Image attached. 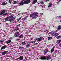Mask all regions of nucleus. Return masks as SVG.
Listing matches in <instances>:
<instances>
[{
  "label": "nucleus",
  "instance_id": "obj_21",
  "mask_svg": "<svg viewBox=\"0 0 61 61\" xmlns=\"http://www.w3.org/2000/svg\"><path fill=\"white\" fill-rule=\"evenodd\" d=\"M36 2H37V0H34L33 1V4H36Z\"/></svg>",
  "mask_w": 61,
  "mask_h": 61
},
{
  "label": "nucleus",
  "instance_id": "obj_48",
  "mask_svg": "<svg viewBox=\"0 0 61 61\" xmlns=\"http://www.w3.org/2000/svg\"><path fill=\"white\" fill-rule=\"evenodd\" d=\"M11 39H12V38H10V40H11Z\"/></svg>",
  "mask_w": 61,
  "mask_h": 61
},
{
  "label": "nucleus",
  "instance_id": "obj_2",
  "mask_svg": "<svg viewBox=\"0 0 61 61\" xmlns=\"http://www.w3.org/2000/svg\"><path fill=\"white\" fill-rule=\"evenodd\" d=\"M24 1L22 0L19 3V5L20 6V5H23L24 4H28L29 3H30L31 2V1L30 0H25L24 2Z\"/></svg>",
  "mask_w": 61,
  "mask_h": 61
},
{
  "label": "nucleus",
  "instance_id": "obj_36",
  "mask_svg": "<svg viewBox=\"0 0 61 61\" xmlns=\"http://www.w3.org/2000/svg\"><path fill=\"white\" fill-rule=\"evenodd\" d=\"M38 39V38H37V37H36L35 39V40H37V39Z\"/></svg>",
  "mask_w": 61,
  "mask_h": 61
},
{
  "label": "nucleus",
  "instance_id": "obj_29",
  "mask_svg": "<svg viewBox=\"0 0 61 61\" xmlns=\"http://www.w3.org/2000/svg\"><path fill=\"white\" fill-rule=\"evenodd\" d=\"M51 35L52 36H55V34L53 32V33H52Z\"/></svg>",
  "mask_w": 61,
  "mask_h": 61
},
{
  "label": "nucleus",
  "instance_id": "obj_62",
  "mask_svg": "<svg viewBox=\"0 0 61 61\" xmlns=\"http://www.w3.org/2000/svg\"><path fill=\"white\" fill-rule=\"evenodd\" d=\"M25 61V60H23V61Z\"/></svg>",
  "mask_w": 61,
  "mask_h": 61
},
{
  "label": "nucleus",
  "instance_id": "obj_6",
  "mask_svg": "<svg viewBox=\"0 0 61 61\" xmlns=\"http://www.w3.org/2000/svg\"><path fill=\"white\" fill-rule=\"evenodd\" d=\"M19 35H20V33L18 32H18H16V33L15 34V37H18L19 36Z\"/></svg>",
  "mask_w": 61,
  "mask_h": 61
},
{
  "label": "nucleus",
  "instance_id": "obj_32",
  "mask_svg": "<svg viewBox=\"0 0 61 61\" xmlns=\"http://www.w3.org/2000/svg\"><path fill=\"white\" fill-rule=\"evenodd\" d=\"M42 10H44V9H43V8H45V6L44 5H42Z\"/></svg>",
  "mask_w": 61,
  "mask_h": 61
},
{
  "label": "nucleus",
  "instance_id": "obj_64",
  "mask_svg": "<svg viewBox=\"0 0 61 61\" xmlns=\"http://www.w3.org/2000/svg\"><path fill=\"white\" fill-rule=\"evenodd\" d=\"M10 0L11 1H13V0Z\"/></svg>",
  "mask_w": 61,
  "mask_h": 61
},
{
  "label": "nucleus",
  "instance_id": "obj_46",
  "mask_svg": "<svg viewBox=\"0 0 61 61\" xmlns=\"http://www.w3.org/2000/svg\"><path fill=\"white\" fill-rule=\"evenodd\" d=\"M34 41H32L31 42V43H34Z\"/></svg>",
  "mask_w": 61,
  "mask_h": 61
},
{
  "label": "nucleus",
  "instance_id": "obj_22",
  "mask_svg": "<svg viewBox=\"0 0 61 61\" xmlns=\"http://www.w3.org/2000/svg\"><path fill=\"white\" fill-rule=\"evenodd\" d=\"M21 44L23 45H25L26 44V43H25V41L22 42L21 43Z\"/></svg>",
  "mask_w": 61,
  "mask_h": 61
},
{
  "label": "nucleus",
  "instance_id": "obj_10",
  "mask_svg": "<svg viewBox=\"0 0 61 61\" xmlns=\"http://www.w3.org/2000/svg\"><path fill=\"white\" fill-rule=\"evenodd\" d=\"M11 40H9L7 41H6V44H9L10 43H11Z\"/></svg>",
  "mask_w": 61,
  "mask_h": 61
},
{
  "label": "nucleus",
  "instance_id": "obj_63",
  "mask_svg": "<svg viewBox=\"0 0 61 61\" xmlns=\"http://www.w3.org/2000/svg\"><path fill=\"white\" fill-rule=\"evenodd\" d=\"M60 22H61V20L60 21Z\"/></svg>",
  "mask_w": 61,
  "mask_h": 61
},
{
  "label": "nucleus",
  "instance_id": "obj_51",
  "mask_svg": "<svg viewBox=\"0 0 61 61\" xmlns=\"http://www.w3.org/2000/svg\"><path fill=\"white\" fill-rule=\"evenodd\" d=\"M55 52H57V50H55Z\"/></svg>",
  "mask_w": 61,
  "mask_h": 61
},
{
  "label": "nucleus",
  "instance_id": "obj_34",
  "mask_svg": "<svg viewBox=\"0 0 61 61\" xmlns=\"http://www.w3.org/2000/svg\"><path fill=\"white\" fill-rule=\"evenodd\" d=\"M20 26V24H19V25H16V26L17 27H18V26Z\"/></svg>",
  "mask_w": 61,
  "mask_h": 61
},
{
  "label": "nucleus",
  "instance_id": "obj_24",
  "mask_svg": "<svg viewBox=\"0 0 61 61\" xmlns=\"http://www.w3.org/2000/svg\"><path fill=\"white\" fill-rule=\"evenodd\" d=\"M53 5L52 4V3H50V4H49V5L48 6V7H50L52 6Z\"/></svg>",
  "mask_w": 61,
  "mask_h": 61
},
{
  "label": "nucleus",
  "instance_id": "obj_11",
  "mask_svg": "<svg viewBox=\"0 0 61 61\" xmlns=\"http://www.w3.org/2000/svg\"><path fill=\"white\" fill-rule=\"evenodd\" d=\"M19 38H23L24 37V35H23V34H21L19 36Z\"/></svg>",
  "mask_w": 61,
  "mask_h": 61
},
{
  "label": "nucleus",
  "instance_id": "obj_37",
  "mask_svg": "<svg viewBox=\"0 0 61 61\" xmlns=\"http://www.w3.org/2000/svg\"><path fill=\"white\" fill-rule=\"evenodd\" d=\"M0 43H3V42H4V41H2V40H0Z\"/></svg>",
  "mask_w": 61,
  "mask_h": 61
},
{
  "label": "nucleus",
  "instance_id": "obj_45",
  "mask_svg": "<svg viewBox=\"0 0 61 61\" xmlns=\"http://www.w3.org/2000/svg\"><path fill=\"white\" fill-rule=\"evenodd\" d=\"M54 48H55V47H53L52 49L54 50Z\"/></svg>",
  "mask_w": 61,
  "mask_h": 61
},
{
  "label": "nucleus",
  "instance_id": "obj_59",
  "mask_svg": "<svg viewBox=\"0 0 61 61\" xmlns=\"http://www.w3.org/2000/svg\"><path fill=\"white\" fill-rule=\"evenodd\" d=\"M32 28H31L30 29H32Z\"/></svg>",
  "mask_w": 61,
  "mask_h": 61
},
{
  "label": "nucleus",
  "instance_id": "obj_47",
  "mask_svg": "<svg viewBox=\"0 0 61 61\" xmlns=\"http://www.w3.org/2000/svg\"><path fill=\"white\" fill-rule=\"evenodd\" d=\"M43 15V13H42V14H41L40 15L41 16V15Z\"/></svg>",
  "mask_w": 61,
  "mask_h": 61
},
{
  "label": "nucleus",
  "instance_id": "obj_55",
  "mask_svg": "<svg viewBox=\"0 0 61 61\" xmlns=\"http://www.w3.org/2000/svg\"><path fill=\"white\" fill-rule=\"evenodd\" d=\"M25 38L23 40H25Z\"/></svg>",
  "mask_w": 61,
  "mask_h": 61
},
{
  "label": "nucleus",
  "instance_id": "obj_52",
  "mask_svg": "<svg viewBox=\"0 0 61 61\" xmlns=\"http://www.w3.org/2000/svg\"><path fill=\"white\" fill-rule=\"evenodd\" d=\"M46 1H49V0H46Z\"/></svg>",
  "mask_w": 61,
  "mask_h": 61
},
{
  "label": "nucleus",
  "instance_id": "obj_39",
  "mask_svg": "<svg viewBox=\"0 0 61 61\" xmlns=\"http://www.w3.org/2000/svg\"><path fill=\"white\" fill-rule=\"evenodd\" d=\"M34 45H37V43H36L34 44Z\"/></svg>",
  "mask_w": 61,
  "mask_h": 61
},
{
  "label": "nucleus",
  "instance_id": "obj_26",
  "mask_svg": "<svg viewBox=\"0 0 61 61\" xmlns=\"http://www.w3.org/2000/svg\"><path fill=\"white\" fill-rule=\"evenodd\" d=\"M52 39V38L51 37H49L48 38V40H51V39Z\"/></svg>",
  "mask_w": 61,
  "mask_h": 61
},
{
  "label": "nucleus",
  "instance_id": "obj_4",
  "mask_svg": "<svg viewBox=\"0 0 61 61\" xmlns=\"http://www.w3.org/2000/svg\"><path fill=\"white\" fill-rule=\"evenodd\" d=\"M37 14H38L37 13L35 12L33 14L30 15V17H32L33 16L32 18V19H35V18L37 17V16H38V15H37Z\"/></svg>",
  "mask_w": 61,
  "mask_h": 61
},
{
  "label": "nucleus",
  "instance_id": "obj_13",
  "mask_svg": "<svg viewBox=\"0 0 61 61\" xmlns=\"http://www.w3.org/2000/svg\"><path fill=\"white\" fill-rule=\"evenodd\" d=\"M18 30H19V29L17 27H15V29L14 30V31H17Z\"/></svg>",
  "mask_w": 61,
  "mask_h": 61
},
{
  "label": "nucleus",
  "instance_id": "obj_14",
  "mask_svg": "<svg viewBox=\"0 0 61 61\" xmlns=\"http://www.w3.org/2000/svg\"><path fill=\"white\" fill-rule=\"evenodd\" d=\"M61 29V25H59L58 27V28H57V30H60Z\"/></svg>",
  "mask_w": 61,
  "mask_h": 61
},
{
  "label": "nucleus",
  "instance_id": "obj_12",
  "mask_svg": "<svg viewBox=\"0 0 61 61\" xmlns=\"http://www.w3.org/2000/svg\"><path fill=\"white\" fill-rule=\"evenodd\" d=\"M24 47L21 46H19V49L20 50L23 49H24Z\"/></svg>",
  "mask_w": 61,
  "mask_h": 61
},
{
  "label": "nucleus",
  "instance_id": "obj_53",
  "mask_svg": "<svg viewBox=\"0 0 61 61\" xmlns=\"http://www.w3.org/2000/svg\"><path fill=\"white\" fill-rule=\"evenodd\" d=\"M36 25V24H34V25Z\"/></svg>",
  "mask_w": 61,
  "mask_h": 61
},
{
  "label": "nucleus",
  "instance_id": "obj_30",
  "mask_svg": "<svg viewBox=\"0 0 61 61\" xmlns=\"http://www.w3.org/2000/svg\"><path fill=\"white\" fill-rule=\"evenodd\" d=\"M16 3H17V2L16 1H13V4L14 5V4H16Z\"/></svg>",
  "mask_w": 61,
  "mask_h": 61
},
{
  "label": "nucleus",
  "instance_id": "obj_20",
  "mask_svg": "<svg viewBox=\"0 0 61 61\" xmlns=\"http://www.w3.org/2000/svg\"><path fill=\"white\" fill-rule=\"evenodd\" d=\"M42 41V40H41V39H40V38H38L37 39V42H38L39 41Z\"/></svg>",
  "mask_w": 61,
  "mask_h": 61
},
{
  "label": "nucleus",
  "instance_id": "obj_58",
  "mask_svg": "<svg viewBox=\"0 0 61 61\" xmlns=\"http://www.w3.org/2000/svg\"><path fill=\"white\" fill-rule=\"evenodd\" d=\"M32 49H34V47H32Z\"/></svg>",
  "mask_w": 61,
  "mask_h": 61
},
{
  "label": "nucleus",
  "instance_id": "obj_16",
  "mask_svg": "<svg viewBox=\"0 0 61 61\" xmlns=\"http://www.w3.org/2000/svg\"><path fill=\"white\" fill-rule=\"evenodd\" d=\"M7 4V2H3L2 5H5Z\"/></svg>",
  "mask_w": 61,
  "mask_h": 61
},
{
  "label": "nucleus",
  "instance_id": "obj_18",
  "mask_svg": "<svg viewBox=\"0 0 61 61\" xmlns=\"http://www.w3.org/2000/svg\"><path fill=\"white\" fill-rule=\"evenodd\" d=\"M61 42V40H58L57 41V44H59V43H60V42Z\"/></svg>",
  "mask_w": 61,
  "mask_h": 61
},
{
  "label": "nucleus",
  "instance_id": "obj_42",
  "mask_svg": "<svg viewBox=\"0 0 61 61\" xmlns=\"http://www.w3.org/2000/svg\"><path fill=\"white\" fill-rule=\"evenodd\" d=\"M58 17V18H61V16H59Z\"/></svg>",
  "mask_w": 61,
  "mask_h": 61
},
{
  "label": "nucleus",
  "instance_id": "obj_9",
  "mask_svg": "<svg viewBox=\"0 0 61 61\" xmlns=\"http://www.w3.org/2000/svg\"><path fill=\"white\" fill-rule=\"evenodd\" d=\"M8 51H6L4 52H1L2 54V55H5V54H6L8 52Z\"/></svg>",
  "mask_w": 61,
  "mask_h": 61
},
{
  "label": "nucleus",
  "instance_id": "obj_31",
  "mask_svg": "<svg viewBox=\"0 0 61 61\" xmlns=\"http://www.w3.org/2000/svg\"><path fill=\"white\" fill-rule=\"evenodd\" d=\"M58 35H59V34H58V33H55V36H57Z\"/></svg>",
  "mask_w": 61,
  "mask_h": 61
},
{
  "label": "nucleus",
  "instance_id": "obj_19",
  "mask_svg": "<svg viewBox=\"0 0 61 61\" xmlns=\"http://www.w3.org/2000/svg\"><path fill=\"white\" fill-rule=\"evenodd\" d=\"M8 15V14L7 13H6L3 15V16H7Z\"/></svg>",
  "mask_w": 61,
  "mask_h": 61
},
{
  "label": "nucleus",
  "instance_id": "obj_56",
  "mask_svg": "<svg viewBox=\"0 0 61 61\" xmlns=\"http://www.w3.org/2000/svg\"><path fill=\"white\" fill-rule=\"evenodd\" d=\"M17 7V6H15V7Z\"/></svg>",
  "mask_w": 61,
  "mask_h": 61
},
{
  "label": "nucleus",
  "instance_id": "obj_61",
  "mask_svg": "<svg viewBox=\"0 0 61 61\" xmlns=\"http://www.w3.org/2000/svg\"><path fill=\"white\" fill-rule=\"evenodd\" d=\"M36 6H35L34 7V8H36Z\"/></svg>",
  "mask_w": 61,
  "mask_h": 61
},
{
  "label": "nucleus",
  "instance_id": "obj_50",
  "mask_svg": "<svg viewBox=\"0 0 61 61\" xmlns=\"http://www.w3.org/2000/svg\"><path fill=\"white\" fill-rule=\"evenodd\" d=\"M56 3H57V5H58V4H59V3H58V2H57Z\"/></svg>",
  "mask_w": 61,
  "mask_h": 61
},
{
  "label": "nucleus",
  "instance_id": "obj_35",
  "mask_svg": "<svg viewBox=\"0 0 61 61\" xmlns=\"http://www.w3.org/2000/svg\"><path fill=\"white\" fill-rule=\"evenodd\" d=\"M41 5H43V4H44V2H43V1H41Z\"/></svg>",
  "mask_w": 61,
  "mask_h": 61
},
{
  "label": "nucleus",
  "instance_id": "obj_1",
  "mask_svg": "<svg viewBox=\"0 0 61 61\" xmlns=\"http://www.w3.org/2000/svg\"><path fill=\"white\" fill-rule=\"evenodd\" d=\"M15 19V18L13 17V16L11 15L10 17H7L5 18H4V20L5 21H9L10 22V23H11L14 21L13 20H14Z\"/></svg>",
  "mask_w": 61,
  "mask_h": 61
},
{
  "label": "nucleus",
  "instance_id": "obj_7",
  "mask_svg": "<svg viewBox=\"0 0 61 61\" xmlns=\"http://www.w3.org/2000/svg\"><path fill=\"white\" fill-rule=\"evenodd\" d=\"M18 59L20 61L23 60V59H24V57L22 56H20L18 58Z\"/></svg>",
  "mask_w": 61,
  "mask_h": 61
},
{
  "label": "nucleus",
  "instance_id": "obj_28",
  "mask_svg": "<svg viewBox=\"0 0 61 61\" xmlns=\"http://www.w3.org/2000/svg\"><path fill=\"white\" fill-rule=\"evenodd\" d=\"M5 10H4L2 11V12H1V14H4V13H5Z\"/></svg>",
  "mask_w": 61,
  "mask_h": 61
},
{
  "label": "nucleus",
  "instance_id": "obj_17",
  "mask_svg": "<svg viewBox=\"0 0 61 61\" xmlns=\"http://www.w3.org/2000/svg\"><path fill=\"white\" fill-rule=\"evenodd\" d=\"M27 18V17L26 16L23 19L22 18V20H23V21H25V19H26Z\"/></svg>",
  "mask_w": 61,
  "mask_h": 61
},
{
  "label": "nucleus",
  "instance_id": "obj_8",
  "mask_svg": "<svg viewBox=\"0 0 61 61\" xmlns=\"http://www.w3.org/2000/svg\"><path fill=\"white\" fill-rule=\"evenodd\" d=\"M7 47V46H2L0 49L1 50H3V49H5V48H6Z\"/></svg>",
  "mask_w": 61,
  "mask_h": 61
},
{
  "label": "nucleus",
  "instance_id": "obj_25",
  "mask_svg": "<svg viewBox=\"0 0 61 61\" xmlns=\"http://www.w3.org/2000/svg\"><path fill=\"white\" fill-rule=\"evenodd\" d=\"M56 38L57 39H59V38H61V36H57L56 37Z\"/></svg>",
  "mask_w": 61,
  "mask_h": 61
},
{
  "label": "nucleus",
  "instance_id": "obj_43",
  "mask_svg": "<svg viewBox=\"0 0 61 61\" xmlns=\"http://www.w3.org/2000/svg\"><path fill=\"white\" fill-rule=\"evenodd\" d=\"M19 40V39H17L16 40V41H18Z\"/></svg>",
  "mask_w": 61,
  "mask_h": 61
},
{
  "label": "nucleus",
  "instance_id": "obj_49",
  "mask_svg": "<svg viewBox=\"0 0 61 61\" xmlns=\"http://www.w3.org/2000/svg\"><path fill=\"white\" fill-rule=\"evenodd\" d=\"M46 31H47V30H45V31H44V32H46Z\"/></svg>",
  "mask_w": 61,
  "mask_h": 61
},
{
  "label": "nucleus",
  "instance_id": "obj_54",
  "mask_svg": "<svg viewBox=\"0 0 61 61\" xmlns=\"http://www.w3.org/2000/svg\"><path fill=\"white\" fill-rule=\"evenodd\" d=\"M35 42H36V41H34V43H35Z\"/></svg>",
  "mask_w": 61,
  "mask_h": 61
},
{
  "label": "nucleus",
  "instance_id": "obj_15",
  "mask_svg": "<svg viewBox=\"0 0 61 61\" xmlns=\"http://www.w3.org/2000/svg\"><path fill=\"white\" fill-rule=\"evenodd\" d=\"M25 46L26 48H28L30 47V45H29V44L28 43Z\"/></svg>",
  "mask_w": 61,
  "mask_h": 61
},
{
  "label": "nucleus",
  "instance_id": "obj_27",
  "mask_svg": "<svg viewBox=\"0 0 61 61\" xmlns=\"http://www.w3.org/2000/svg\"><path fill=\"white\" fill-rule=\"evenodd\" d=\"M54 50L53 49H51V53H53V52H54Z\"/></svg>",
  "mask_w": 61,
  "mask_h": 61
},
{
  "label": "nucleus",
  "instance_id": "obj_3",
  "mask_svg": "<svg viewBox=\"0 0 61 61\" xmlns=\"http://www.w3.org/2000/svg\"><path fill=\"white\" fill-rule=\"evenodd\" d=\"M40 59L42 60H49L51 59V56L50 55H48L46 56H41Z\"/></svg>",
  "mask_w": 61,
  "mask_h": 61
},
{
  "label": "nucleus",
  "instance_id": "obj_33",
  "mask_svg": "<svg viewBox=\"0 0 61 61\" xmlns=\"http://www.w3.org/2000/svg\"><path fill=\"white\" fill-rule=\"evenodd\" d=\"M12 1L11 0H9V3H10V4H11V3H12Z\"/></svg>",
  "mask_w": 61,
  "mask_h": 61
},
{
  "label": "nucleus",
  "instance_id": "obj_23",
  "mask_svg": "<svg viewBox=\"0 0 61 61\" xmlns=\"http://www.w3.org/2000/svg\"><path fill=\"white\" fill-rule=\"evenodd\" d=\"M22 17H21L19 19H17V21H20V19H22Z\"/></svg>",
  "mask_w": 61,
  "mask_h": 61
},
{
  "label": "nucleus",
  "instance_id": "obj_5",
  "mask_svg": "<svg viewBox=\"0 0 61 61\" xmlns=\"http://www.w3.org/2000/svg\"><path fill=\"white\" fill-rule=\"evenodd\" d=\"M48 51H49L48 49V48H46L45 50L43 51V54L44 55H46V54L47 52H48Z\"/></svg>",
  "mask_w": 61,
  "mask_h": 61
},
{
  "label": "nucleus",
  "instance_id": "obj_57",
  "mask_svg": "<svg viewBox=\"0 0 61 61\" xmlns=\"http://www.w3.org/2000/svg\"><path fill=\"white\" fill-rule=\"evenodd\" d=\"M22 51V53H23V52H24V51Z\"/></svg>",
  "mask_w": 61,
  "mask_h": 61
},
{
  "label": "nucleus",
  "instance_id": "obj_60",
  "mask_svg": "<svg viewBox=\"0 0 61 61\" xmlns=\"http://www.w3.org/2000/svg\"><path fill=\"white\" fill-rule=\"evenodd\" d=\"M14 12H15V11H13V13H14Z\"/></svg>",
  "mask_w": 61,
  "mask_h": 61
},
{
  "label": "nucleus",
  "instance_id": "obj_40",
  "mask_svg": "<svg viewBox=\"0 0 61 61\" xmlns=\"http://www.w3.org/2000/svg\"><path fill=\"white\" fill-rule=\"evenodd\" d=\"M6 26H9V25H8V24H6Z\"/></svg>",
  "mask_w": 61,
  "mask_h": 61
},
{
  "label": "nucleus",
  "instance_id": "obj_38",
  "mask_svg": "<svg viewBox=\"0 0 61 61\" xmlns=\"http://www.w3.org/2000/svg\"><path fill=\"white\" fill-rule=\"evenodd\" d=\"M40 39H41V40H42L43 38V37H40Z\"/></svg>",
  "mask_w": 61,
  "mask_h": 61
},
{
  "label": "nucleus",
  "instance_id": "obj_41",
  "mask_svg": "<svg viewBox=\"0 0 61 61\" xmlns=\"http://www.w3.org/2000/svg\"><path fill=\"white\" fill-rule=\"evenodd\" d=\"M52 33V32H50L49 33V34H51V35Z\"/></svg>",
  "mask_w": 61,
  "mask_h": 61
},
{
  "label": "nucleus",
  "instance_id": "obj_44",
  "mask_svg": "<svg viewBox=\"0 0 61 61\" xmlns=\"http://www.w3.org/2000/svg\"><path fill=\"white\" fill-rule=\"evenodd\" d=\"M5 30H4L3 31V32H4V33H5Z\"/></svg>",
  "mask_w": 61,
  "mask_h": 61
}]
</instances>
